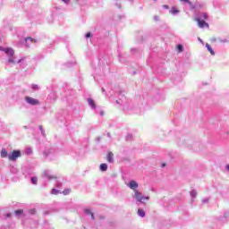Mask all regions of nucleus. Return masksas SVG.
I'll return each mask as SVG.
<instances>
[{"label":"nucleus","mask_w":229,"mask_h":229,"mask_svg":"<svg viewBox=\"0 0 229 229\" xmlns=\"http://www.w3.org/2000/svg\"><path fill=\"white\" fill-rule=\"evenodd\" d=\"M48 180H51V176H47Z\"/></svg>","instance_id":"nucleus-28"},{"label":"nucleus","mask_w":229,"mask_h":229,"mask_svg":"<svg viewBox=\"0 0 229 229\" xmlns=\"http://www.w3.org/2000/svg\"><path fill=\"white\" fill-rule=\"evenodd\" d=\"M180 1H182V2H184V3H187L188 4H192V3H191V1H189V0H180Z\"/></svg>","instance_id":"nucleus-24"},{"label":"nucleus","mask_w":229,"mask_h":229,"mask_svg":"<svg viewBox=\"0 0 229 229\" xmlns=\"http://www.w3.org/2000/svg\"><path fill=\"white\" fill-rule=\"evenodd\" d=\"M88 103L91 106V108H96V103L94 102V100L92 98H89Z\"/></svg>","instance_id":"nucleus-11"},{"label":"nucleus","mask_w":229,"mask_h":229,"mask_svg":"<svg viewBox=\"0 0 229 229\" xmlns=\"http://www.w3.org/2000/svg\"><path fill=\"white\" fill-rule=\"evenodd\" d=\"M36 213H37V210H36V209H30V210H29V214L33 215V214H36Z\"/></svg>","instance_id":"nucleus-21"},{"label":"nucleus","mask_w":229,"mask_h":229,"mask_svg":"<svg viewBox=\"0 0 229 229\" xmlns=\"http://www.w3.org/2000/svg\"><path fill=\"white\" fill-rule=\"evenodd\" d=\"M25 101L29 105H32V106L40 105V101H38V99L33 98L31 97H25Z\"/></svg>","instance_id":"nucleus-4"},{"label":"nucleus","mask_w":229,"mask_h":229,"mask_svg":"<svg viewBox=\"0 0 229 229\" xmlns=\"http://www.w3.org/2000/svg\"><path fill=\"white\" fill-rule=\"evenodd\" d=\"M90 37H92V33L87 32L86 33V38H90Z\"/></svg>","instance_id":"nucleus-23"},{"label":"nucleus","mask_w":229,"mask_h":229,"mask_svg":"<svg viewBox=\"0 0 229 229\" xmlns=\"http://www.w3.org/2000/svg\"><path fill=\"white\" fill-rule=\"evenodd\" d=\"M0 51H4V48L3 47H0Z\"/></svg>","instance_id":"nucleus-27"},{"label":"nucleus","mask_w":229,"mask_h":229,"mask_svg":"<svg viewBox=\"0 0 229 229\" xmlns=\"http://www.w3.org/2000/svg\"><path fill=\"white\" fill-rule=\"evenodd\" d=\"M202 17L204 21H207L208 19V14H207V13H203Z\"/></svg>","instance_id":"nucleus-20"},{"label":"nucleus","mask_w":229,"mask_h":229,"mask_svg":"<svg viewBox=\"0 0 229 229\" xmlns=\"http://www.w3.org/2000/svg\"><path fill=\"white\" fill-rule=\"evenodd\" d=\"M128 187H130L132 191H137L138 187H139V183H137V182L135 181H131L128 184Z\"/></svg>","instance_id":"nucleus-6"},{"label":"nucleus","mask_w":229,"mask_h":229,"mask_svg":"<svg viewBox=\"0 0 229 229\" xmlns=\"http://www.w3.org/2000/svg\"><path fill=\"white\" fill-rule=\"evenodd\" d=\"M21 157V150H13L11 154L8 155V158L11 162H15L17 158Z\"/></svg>","instance_id":"nucleus-2"},{"label":"nucleus","mask_w":229,"mask_h":229,"mask_svg":"<svg viewBox=\"0 0 229 229\" xmlns=\"http://www.w3.org/2000/svg\"><path fill=\"white\" fill-rule=\"evenodd\" d=\"M174 13H178V11H174Z\"/></svg>","instance_id":"nucleus-29"},{"label":"nucleus","mask_w":229,"mask_h":229,"mask_svg":"<svg viewBox=\"0 0 229 229\" xmlns=\"http://www.w3.org/2000/svg\"><path fill=\"white\" fill-rule=\"evenodd\" d=\"M25 42L27 44V47H29V46H31V44H33V42H37L36 40L33 39V38L29 37L25 38Z\"/></svg>","instance_id":"nucleus-8"},{"label":"nucleus","mask_w":229,"mask_h":229,"mask_svg":"<svg viewBox=\"0 0 229 229\" xmlns=\"http://www.w3.org/2000/svg\"><path fill=\"white\" fill-rule=\"evenodd\" d=\"M108 169V165L105 163L100 165V171H106Z\"/></svg>","instance_id":"nucleus-12"},{"label":"nucleus","mask_w":229,"mask_h":229,"mask_svg":"<svg viewBox=\"0 0 229 229\" xmlns=\"http://www.w3.org/2000/svg\"><path fill=\"white\" fill-rule=\"evenodd\" d=\"M4 53L9 55V64H15V61L13 60V55H15V51H13L12 47H7L4 48Z\"/></svg>","instance_id":"nucleus-1"},{"label":"nucleus","mask_w":229,"mask_h":229,"mask_svg":"<svg viewBox=\"0 0 229 229\" xmlns=\"http://www.w3.org/2000/svg\"><path fill=\"white\" fill-rule=\"evenodd\" d=\"M16 216H21V214H24V209H17L14 211Z\"/></svg>","instance_id":"nucleus-15"},{"label":"nucleus","mask_w":229,"mask_h":229,"mask_svg":"<svg viewBox=\"0 0 229 229\" xmlns=\"http://www.w3.org/2000/svg\"><path fill=\"white\" fill-rule=\"evenodd\" d=\"M85 213L91 216V219H95L94 213L90 212V209H85Z\"/></svg>","instance_id":"nucleus-14"},{"label":"nucleus","mask_w":229,"mask_h":229,"mask_svg":"<svg viewBox=\"0 0 229 229\" xmlns=\"http://www.w3.org/2000/svg\"><path fill=\"white\" fill-rule=\"evenodd\" d=\"M134 198L137 199V201H140V203H142L143 199H149V197H144L142 195V192L139 191H134Z\"/></svg>","instance_id":"nucleus-3"},{"label":"nucleus","mask_w":229,"mask_h":229,"mask_svg":"<svg viewBox=\"0 0 229 229\" xmlns=\"http://www.w3.org/2000/svg\"><path fill=\"white\" fill-rule=\"evenodd\" d=\"M0 42H1V38H0Z\"/></svg>","instance_id":"nucleus-31"},{"label":"nucleus","mask_w":229,"mask_h":229,"mask_svg":"<svg viewBox=\"0 0 229 229\" xmlns=\"http://www.w3.org/2000/svg\"><path fill=\"white\" fill-rule=\"evenodd\" d=\"M206 47L212 56L216 55V52H214V49H212V47H210L208 43L206 44Z\"/></svg>","instance_id":"nucleus-10"},{"label":"nucleus","mask_w":229,"mask_h":229,"mask_svg":"<svg viewBox=\"0 0 229 229\" xmlns=\"http://www.w3.org/2000/svg\"><path fill=\"white\" fill-rule=\"evenodd\" d=\"M177 50H178L179 53H182L183 52V46L178 45L177 46Z\"/></svg>","instance_id":"nucleus-18"},{"label":"nucleus","mask_w":229,"mask_h":229,"mask_svg":"<svg viewBox=\"0 0 229 229\" xmlns=\"http://www.w3.org/2000/svg\"><path fill=\"white\" fill-rule=\"evenodd\" d=\"M1 158H6L8 157V151L5 148H2L0 152Z\"/></svg>","instance_id":"nucleus-9"},{"label":"nucleus","mask_w":229,"mask_h":229,"mask_svg":"<svg viewBox=\"0 0 229 229\" xmlns=\"http://www.w3.org/2000/svg\"><path fill=\"white\" fill-rule=\"evenodd\" d=\"M64 196H69V194H71V189H65L63 191Z\"/></svg>","instance_id":"nucleus-16"},{"label":"nucleus","mask_w":229,"mask_h":229,"mask_svg":"<svg viewBox=\"0 0 229 229\" xmlns=\"http://www.w3.org/2000/svg\"><path fill=\"white\" fill-rule=\"evenodd\" d=\"M6 217H12V213H7Z\"/></svg>","instance_id":"nucleus-26"},{"label":"nucleus","mask_w":229,"mask_h":229,"mask_svg":"<svg viewBox=\"0 0 229 229\" xmlns=\"http://www.w3.org/2000/svg\"><path fill=\"white\" fill-rule=\"evenodd\" d=\"M63 3H65V4H69V3H71V0H62Z\"/></svg>","instance_id":"nucleus-25"},{"label":"nucleus","mask_w":229,"mask_h":229,"mask_svg":"<svg viewBox=\"0 0 229 229\" xmlns=\"http://www.w3.org/2000/svg\"><path fill=\"white\" fill-rule=\"evenodd\" d=\"M165 164H163V167H165Z\"/></svg>","instance_id":"nucleus-30"},{"label":"nucleus","mask_w":229,"mask_h":229,"mask_svg":"<svg viewBox=\"0 0 229 229\" xmlns=\"http://www.w3.org/2000/svg\"><path fill=\"white\" fill-rule=\"evenodd\" d=\"M51 194L57 195V194H62V192L56 189H52Z\"/></svg>","instance_id":"nucleus-17"},{"label":"nucleus","mask_w":229,"mask_h":229,"mask_svg":"<svg viewBox=\"0 0 229 229\" xmlns=\"http://www.w3.org/2000/svg\"><path fill=\"white\" fill-rule=\"evenodd\" d=\"M106 161L109 164H112L114 162V153L113 152H108L106 156Z\"/></svg>","instance_id":"nucleus-7"},{"label":"nucleus","mask_w":229,"mask_h":229,"mask_svg":"<svg viewBox=\"0 0 229 229\" xmlns=\"http://www.w3.org/2000/svg\"><path fill=\"white\" fill-rule=\"evenodd\" d=\"M195 21L198 22L199 28H209L208 23L206 22L205 21H203L199 18H196Z\"/></svg>","instance_id":"nucleus-5"},{"label":"nucleus","mask_w":229,"mask_h":229,"mask_svg":"<svg viewBox=\"0 0 229 229\" xmlns=\"http://www.w3.org/2000/svg\"><path fill=\"white\" fill-rule=\"evenodd\" d=\"M32 89L33 90H38V85L37 84L32 85Z\"/></svg>","instance_id":"nucleus-22"},{"label":"nucleus","mask_w":229,"mask_h":229,"mask_svg":"<svg viewBox=\"0 0 229 229\" xmlns=\"http://www.w3.org/2000/svg\"><path fill=\"white\" fill-rule=\"evenodd\" d=\"M31 182H32L33 185H37V182H38V179H37V177H32Z\"/></svg>","instance_id":"nucleus-19"},{"label":"nucleus","mask_w":229,"mask_h":229,"mask_svg":"<svg viewBox=\"0 0 229 229\" xmlns=\"http://www.w3.org/2000/svg\"><path fill=\"white\" fill-rule=\"evenodd\" d=\"M138 215L140 216V217H144V216H146V212L143 211V209H138Z\"/></svg>","instance_id":"nucleus-13"}]
</instances>
